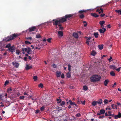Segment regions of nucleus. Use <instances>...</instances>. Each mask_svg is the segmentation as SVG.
Here are the masks:
<instances>
[{"mask_svg": "<svg viewBox=\"0 0 121 121\" xmlns=\"http://www.w3.org/2000/svg\"><path fill=\"white\" fill-rule=\"evenodd\" d=\"M101 78V77L99 75H93L91 77L90 80L91 82H95L100 81Z\"/></svg>", "mask_w": 121, "mask_h": 121, "instance_id": "1", "label": "nucleus"}, {"mask_svg": "<svg viewBox=\"0 0 121 121\" xmlns=\"http://www.w3.org/2000/svg\"><path fill=\"white\" fill-rule=\"evenodd\" d=\"M73 16V15L72 14L66 15L64 17L61 18L59 20L60 23H63L66 21L67 19L72 17Z\"/></svg>", "mask_w": 121, "mask_h": 121, "instance_id": "2", "label": "nucleus"}, {"mask_svg": "<svg viewBox=\"0 0 121 121\" xmlns=\"http://www.w3.org/2000/svg\"><path fill=\"white\" fill-rule=\"evenodd\" d=\"M86 11V10H80L78 12L79 13L78 15L80 18L82 19L84 17V15L83 14L84 12Z\"/></svg>", "mask_w": 121, "mask_h": 121, "instance_id": "3", "label": "nucleus"}, {"mask_svg": "<svg viewBox=\"0 0 121 121\" xmlns=\"http://www.w3.org/2000/svg\"><path fill=\"white\" fill-rule=\"evenodd\" d=\"M22 49H23L24 51L26 52H27L28 54H30L31 53V52L32 50L29 47H28L27 48H23Z\"/></svg>", "mask_w": 121, "mask_h": 121, "instance_id": "4", "label": "nucleus"}, {"mask_svg": "<svg viewBox=\"0 0 121 121\" xmlns=\"http://www.w3.org/2000/svg\"><path fill=\"white\" fill-rule=\"evenodd\" d=\"M12 40L10 35L9 36L6 37L4 38L3 39V41L6 42Z\"/></svg>", "mask_w": 121, "mask_h": 121, "instance_id": "5", "label": "nucleus"}, {"mask_svg": "<svg viewBox=\"0 0 121 121\" xmlns=\"http://www.w3.org/2000/svg\"><path fill=\"white\" fill-rule=\"evenodd\" d=\"M36 29V28L35 26H32L29 28V32H30L35 31Z\"/></svg>", "mask_w": 121, "mask_h": 121, "instance_id": "6", "label": "nucleus"}, {"mask_svg": "<svg viewBox=\"0 0 121 121\" xmlns=\"http://www.w3.org/2000/svg\"><path fill=\"white\" fill-rule=\"evenodd\" d=\"M11 38L12 40L14 38H16L17 37L19 36V35L18 34H13L12 35H10Z\"/></svg>", "mask_w": 121, "mask_h": 121, "instance_id": "7", "label": "nucleus"}, {"mask_svg": "<svg viewBox=\"0 0 121 121\" xmlns=\"http://www.w3.org/2000/svg\"><path fill=\"white\" fill-rule=\"evenodd\" d=\"M14 47L13 46H11V47H10L9 48V51L11 52H14Z\"/></svg>", "mask_w": 121, "mask_h": 121, "instance_id": "8", "label": "nucleus"}, {"mask_svg": "<svg viewBox=\"0 0 121 121\" xmlns=\"http://www.w3.org/2000/svg\"><path fill=\"white\" fill-rule=\"evenodd\" d=\"M60 22L59 19L57 20H56L54 22H53V24L54 25L56 26L60 23Z\"/></svg>", "mask_w": 121, "mask_h": 121, "instance_id": "9", "label": "nucleus"}, {"mask_svg": "<svg viewBox=\"0 0 121 121\" xmlns=\"http://www.w3.org/2000/svg\"><path fill=\"white\" fill-rule=\"evenodd\" d=\"M12 64L14 67L16 68H18L19 65V64L18 63L14 62H12Z\"/></svg>", "mask_w": 121, "mask_h": 121, "instance_id": "10", "label": "nucleus"}, {"mask_svg": "<svg viewBox=\"0 0 121 121\" xmlns=\"http://www.w3.org/2000/svg\"><path fill=\"white\" fill-rule=\"evenodd\" d=\"M106 29L104 28H103L102 29H100L99 30V31L101 33H103L106 31Z\"/></svg>", "mask_w": 121, "mask_h": 121, "instance_id": "11", "label": "nucleus"}, {"mask_svg": "<svg viewBox=\"0 0 121 121\" xmlns=\"http://www.w3.org/2000/svg\"><path fill=\"white\" fill-rule=\"evenodd\" d=\"M32 67V65H29L27 64L26 67V70H28L30 69Z\"/></svg>", "mask_w": 121, "mask_h": 121, "instance_id": "12", "label": "nucleus"}, {"mask_svg": "<svg viewBox=\"0 0 121 121\" xmlns=\"http://www.w3.org/2000/svg\"><path fill=\"white\" fill-rule=\"evenodd\" d=\"M58 34L59 36H62L63 35V32L62 31H59L58 32Z\"/></svg>", "mask_w": 121, "mask_h": 121, "instance_id": "13", "label": "nucleus"}, {"mask_svg": "<svg viewBox=\"0 0 121 121\" xmlns=\"http://www.w3.org/2000/svg\"><path fill=\"white\" fill-rule=\"evenodd\" d=\"M91 16L93 17H98L99 16V15L95 13H91Z\"/></svg>", "mask_w": 121, "mask_h": 121, "instance_id": "14", "label": "nucleus"}, {"mask_svg": "<svg viewBox=\"0 0 121 121\" xmlns=\"http://www.w3.org/2000/svg\"><path fill=\"white\" fill-rule=\"evenodd\" d=\"M105 21H100L99 23L101 25V26L102 27H103V24L105 23Z\"/></svg>", "mask_w": 121, "mask_h": 121, "instance_id": "15", "label": "nucleus"}, {"mask_svg": "<svg viewBox=\"0 0 121 121\" xmlns=\"http://www.w3.org/2000/svg\"><path fill=\"white\" fill-rule=\"evenodd\" d=\"M109 82V81L108 79L105 80L104 81V83L105 86H107L108 83Z\"/></svg>", "mask_w": 121, "mask_h": 121, "instance_id": "16", "label": "nucleus"}, {"mask_svg": "<svg viewBox=\"0 0 121 121\" xmlns=\"http://www.w3.org/2000/svg\"><path fill=\"white\" fill-rule=\"evenodd\" d=\"M56 76L57 77H60L61 74V72L60 71H57L56 72Z\"/></svg>", "mask_w": 121, "mask_h": 121, "instance_id": "17", "label": "nucleus"}, {"mask_svg": "<svg viewBox=\"0 0 121 121\" xmlns=\"http://www.w3.org/2000/svg\"><path fill=\"white\" fill-rule=\"evenodd\" d=\"M73 36L75 38H78V34L76 33H73Z\"/></svg>", "mask_w": 121, "mask_h": 121, "instance_id": "18", "label": "nucleus"}, {"mask_svg": "<svg viewBox=\"0 0 121 121\" xmlns=\"http://www.w3.org/2000/svg\"><path fill=\"white\" fill-rule=\"evenodd\" d=\"M96 52H95V51L94 50H93L91 52V55L93 56H95V55L96 54Z\"/></svg>", "mask_w": 121, "mask_h": 121, "instance_id": "19", "label": "nucleus"}, {"mask_svg": "<svg viewBox=\"0 0 121 121\" xmlns=\"http://www.w3.org/2000/svg\"><path fill=\"white\" fill-rule=\"evenodd\" d=\"M93 35L95 38H97L99 36V34L98 32L94 33Z\"/></svg>", "mask_w": 121, "mask_h": 121, "instance_id": "20", "label": "nucleus"}, {"mask_svg": "<svg viewBox=\"0 0 121 121\" xmlns=\"http://www.w3.org/2000/svg\"><path fill=\"white\" fill-rule=\"evenodd\" d=\"M102 100L101 99H100L96 102L97 103H98L99 104H102Z\"/></svg>", "mask_w": 121, "mask_h": 121, "instance_id": "21", "label": "nucleus"}, {"mask_svg": "<svg viewBox=\"0 0 121 121\" xmlns=\"http://www.w3.org/2000/svg\"><path fill=\"white\" fill-rule=\"evenodd\" d=\"M66 76L68 78H70L71 76L70 72H68L67 73Z\"/></svg>", "mask_w": 121, "mask_h": 121, "instance_id": "22", "label": "nucleus"}, {"mask_svg": "<svg viewBox=\"0 0 121 121\" xmlns=\"http://www.w3.org/2000/svg\"><path fill=\"white\" fill-rule=\"evenodd\" d=\"M83 89L84 91H86L88 89V87L87 86L85 85L83 86Z\"/></svg>", "mask_w": 121, "mask_h": 121, "instance_id": "23", "label": "nucleus"}, {"mask_svg": "<svg viewBox=\"0 0 121 121\" xmlns=\"http://www.w3.org/2000/svg\"><path fill=\"white\" fill-rule=\"evenodd\" d=\"M109 68L114 69H116V67L114 65H110L109 66Z\"/></svg>", "mask_w": 121, "mask_h": 121, "instance_id": "24", "label": "nucleus"}, {"mask_svg": "<svg viewBox=\"0 0 121 121\" xmlns=\"http://www.w3.org/2000/svg\"><path fill=\"white\" fill-rule=\"evenodd\" d=\"M100 113L101 114H104L105 112V111L104 110L102 109L100 111Z\"/></svg>", "mask_w": 121, "mask_h": 121, "instance_id": "25", "label": "nucleus"}, {"mask_svg": "<svg viewBox=\"0 0 121 121\" xmlns=\"http://www.w3.org/2000/svg\"><path fill=\"white\" fill-rule=\"evenodd\" d=\"M110 74L111 76H114L115 75V74L113 71H111L110 72Z\"/></svg>", "mask_w": 121, "mask_h": 121, "instance_id": "26", "label": "nucleus"}, {"mask_svg": "<svg viewBox=\"0 0 121 121\" xmlns=\"http://www.w3.org/2000/svg\"><path fill=\"white\" fill-rule=\"evenodd\" d=\"M97 103L96 101H94L92 102V105L94 106H95L96 105H97Z\"/></svg>", "mask_w": 121, "mask_h": 121, "instance_id": "27", "label": "nucleus"}, {"mask_svg": "<svg viewBox=\"0 0 121 121\" xmlns=\"http://www.w3.org/2000/svg\"><path fill=\"white\" fill-rule=\"evenodd\" d=\"M84 24V27H86L87 25V23L86 21H84L83 22Z\"/></svg>", "mask_w": 121, "mask_h": 121, "instance_id": "28", "label": "nucleus"}, {"mask_svg": "<svg viewBox=\"0 0 121 121\" xmlns=\"http://www.w3.org/2000/svg\"><path fill=\"white\" fill-rule=\"evenodd\" d=\"M98 47L100 50H102L103 48V46L102 45H99Z\"/></svg>", "mask_w": 121, "mask_h": 121, "instance_id": "29", "label": "nucleus"}, {"mask_svg": "<svg viewBox=\"0 0 121 121\" xmlns=\"http://www.w3.org/2000/svg\"><path fill=\"white\" fill-rule=\"evenodd\" d=\"M11 45L10 43H9L8 44H7L5 46V48H8L9 49L10 47H11Z\"/></svg>", "mask_w": 121, "mask_h": 121, "instance_id": "30", "label": "nucleus"}, {"mask_svg": "<svg viewBox=\"0 0 121 121\" xmlns=\"http://www.w3.org/2000/svg\"><path fill=\"white\" fill-rule=\"evenodd\" d=\"M68 69L69 72L70 71L71 69V66L70 64H69L68 65Z\"/></svg>", "mask_w": 121, "mask_h": 121, "instance_id": "31", "label": "nucleus"}, {"mask_svg": "<svg viewBox=\"0 0 121 121\" xmlns=\"http://www.w3.org/2000/svg\"><path fill=\"white\" fill-rule=\"evenodd\" d=\"M60 104V105L63 106V105H64L65 104V102L64 101H62Z\"/></svg>", "mask_w": 121, "mask_h": 121, "instance_id": "32", "label": "nucleus"}, {"mask_svg": "<svg viewBox=\"0 0 121 121\" xmlns=\"http://www.w3.org/2000/svg\"><path fill=\"white\" fill-rule=\"evenodd\" d=\"M56 101H57V103L58 104L61 103V100L60 99H59L57 98L56 99Z\"/></svg>", "mask_w": 121, "mask_h": 121, "instance_id": "33", "label": "nucleus"}, {"mask_svg": "<svg viewBox=\"0 0 121 121\" xmlns=\"http://www.w3.org/2000/svg\"><path fill=\"white\" fill-rule=\"evenodd\" d=\"M38 77L37 76H34L33 77V79L35 81H36L37 80Z\"/></svg>", "mask_w": 121, "mask_h": 121, "instance_id": "34", "label": "nucleus"}, {"mask_svg": "<svg viewBox=\"0 0 121 121\" xmlns=\"http://www.w3.org/2000/svg\"><path fill=\"white\" fill-rule=\"evenodd\" d=\"M119 115L118 114L117 115H115L114 118L115 119H117L118 118H120V117L119 116Z\"/></svg>", "mask_w": 121, "mask_h": 121, "instance_id": "35", "label": "nucleus"}, {"mask_svg": "<svg viewBox=\"0 0 121 121\" xmlns=\"http://www.w3.org/2000/svg\"><path fill=\"white\" fill-rule=\"evenodd\" d=\"M115 11L116 12L119 13L120 14H121V9L117 10Z\"/></svg>", "mask_w": 121, "mask_h": 121, "instance_id": "36", "label": "nucleus"}, {"mask_svg": "<svg viewBox=\"0 0 121 121\" xmlns=\"http://www.w3.org/2000/svg\"><path fill=\"white\" fill-rule=\"evenodd\" d=\"M38 86L39 87H41V88L43 87V85L42 83L38 85Z\"/></svg>", "mask_w": 121, "mask_h": 121, "instance_id": "37", "label": "nucleus"}, {"mask_svg": "<svg viewBox=\"0 0 121 121\" xmlns=\"http://www.w3.org/2000/svg\"><path fill=\"white\" fill-rule=\"evenodd\" d=\"M45 108V107L44 106H43L41 107L40 110L41 111H43L44 110Z\"/></svg>", "mask_w": 121, "mask_h": 121, "instance_id": "38", "label": "nucleus"}, {"mask_svg": "<svg viewBox=\"0 0 121 121\" xmlns=\"http://www.w3.org/2000/svg\"><path fill=\"white\" fill-rule=\"evenodd\" d=\"M100 10L101 11H100V12H99V14H100L101 13H102L103 12V9L102 8H100Z\"/></svg>", "mask_w": 121, "mask_h": 121, "instance_id": "39", "label": "nucleus"}, {"mask_svg": "<svg viewBox=\"0 0 121 121\" xmlns=\"http://www.w3.org/2000/svg\"><path fill=\"white\" fill-rule=\"evenodd\" d=\"M108 60L109 61V62H110L111 61L113 60L112 57L111 56H110L109 58L108 59Z\"/></svg>", "mask_w": 121, "mask_h": 121, "instance_id": "40", "label": "nucleus"}, {"mask_svg": "<svg viewBox=\"0 0 121 121\" xmlns=\"http://www.w3.org/2000/svg\"><path fill=\"white\" fill-rule=\"evenodd\" d=\"M41 37L40 34H37L36 35V38H39Z\"/></svg>", "mask_w": 121, "mask_h": 121, "instance_id": "41", "label": "nucleus"}, {"mask_svg": "<svg viewBox=\"0 0 121 121\" xmlns=\"http://www.w3.org/2000/svg\"><path fill=\"white\" fill-rule=\"evenodd\" d=\"M20 51L18 50H16V53L18 55H19L20 54Z\"/></svg>", "mask_w": 121, "mask_h": 121, "instance_id": "42", "label": "nucleus"}, {"mask_svg": "<svg viewBox=\"0 0 121 121\" xmlns=\"http://www.w3.org/2000/svg\"><path fill=\"white\" fill-rule=\"evenodd\" d=\"M52 39V38H50L48 39H47V41L48 42L51 43V41Z\"/></svg>", "mask_w": 121, "mask_h": 121, "instance_id": "43", "label": "nucleus"}, {"mask_svg": "<svg viewBox=\"0 0 121 121\" xmlns=\"http://www.w3.org/2000/svg\"><path fill=\"white\" fill-rule=\"evenodd\" d=\"M25 44H31V43L30 42H29L27 41H25Z\"/></svg>", "mask_w": 121, "mask_h": 121, "instance_id": "44", "label": "nucleus"}, {"mask_svg": "<svg viewBox=\"0 0 121 121\" xmlns=\"http://www.w3.org/2000/svg\"><path fill=\"white\" fill-rule=\"evenodd\" d=\"M75 116L76 117H80L81 116V114L80 113H78L76 114Z\"/></svg>", "mask_w": 121, "mask_h": 121, "instance_id": "45", "label": "nucleus"}, {"mask_svg": "<svg viewBox=\"0 0 121 121\" xmlns=\"http://www.w3.org/2000/svg\"><path fill=\"white\" fill-rule=\"evenodd\" d=\"M105 116H111L112 115V114H110L109 115V114H108L107 112H106L105 113Z\"/></svg>", "mask_w": 121, "mask_h": 121, "instance_id": "46", "label": "nucleus"}, {"mask_svg": "<svg viewBox=\"0 0 121 121\" xmlns=\"http://www.w3.org/2000/svg\"><path fill=\"white\" fill-rule=\"evenodd\" d=\"M108 100L105 99L104 101V102L105 104H108Z\"/></svg>", "mask_w": 121, "mask_h": 121, "instance_id": "47", "label": "nucleus"}, {"mask_svg": "<svg viewBox=\"0 0 121 121\" xmlns=\"http://www.w3.org/2000/svg\"><path fill=\"white\" fill-rule=\"evenodd\" d=\"M9 82V81H8L6 80L5 82L4 85H7Z\"/></svg>", "mask_w": 121, "mask_h": 121, "instance_id": "48", "label": "nucleus"}, {"mask_svg": "<svg viewBox=\"0 0 121 121\" xmlns=\"http://www.w3.org/2000/svg\"><path fill=\"white\" fill-rule=\"evenodd\" d=\"M61 77L62 78H65V75H64V73H62L61 74Z\"/></svg>", "mask_w": 121, "mask_h": 121, "instance_id": "49", "label": "nucleus"}, {"mask_svg": "<svg viewBox=\"0 0 121 121\" xmlns=\"http://www.w3.org/2000/svg\"><path fill=\"white\" fill-rule=\"evenodd\" d=\"M20 98L21 99H23L24 98V96H20Z\"/></svg>", "mask_w": 121, "mask_h": 121, "instance_id": "50", "label": "nucleus"}, {"mask_svg": "<svg viewBox=\"0 0 121 121\" xmlns=\"http://www.w3.org/2000/svg\"><path fill=\"white\" fill-rule=\"evenodd\" d=\"M105 117L103 115L102 116H100L99 117V118H104Z\"/></svg>", "mask_w": 121, "mask_h": 121, "instance_id": "51", "label": "nucleus"}, {"mask_svg": "<svg viewBox=\"0 0 121 121\" xmlns=\"http://www.w3.org/2000/svg\"><path fill=\"white\" fill-rule=\"evenodd\" d=\"M26 39L28 40H31L32 39V38L31 37H28L26 38Z\"/></svg>", "mask_w": 121, "mask_h": 121, "instance_id": "52", "label": "nucleus"}, {"mask_svg": "<svg viewBox=\"0 0 121 121\" xmlns=\"http://www.w3.org/2000/svg\"><path fill=\"white\" fill-rule=\"evenodd\" d=\"M89 41H88V40H86V43L87 45H89Z\"/></svg>", "mask_w": 121, "mask_h": 121, "instance_id": "53", "label": "nucleus"}, {"mask_svg": "<svg viewBox=\"0 0 121 121\" xmlns=\"http://www.w3.org/2000/svg\"><path fill=\"white\" fill-rule=\"evenodd\" d=\"M69 104H70L72 105V104H73V102L71 100H69Z\"/></svg>", "mask_w": 121, "mask_h": 121, "instance_id": "54", "label": "nucleus"}, {"mask_svg": "<svg viewBox=\"0 0 121 121\" xmlns=\"http://www.w3.org/2000/svg\"><path fill=\"white\" fill-rule=\"evenodd\" d=\"M121 68V67H120L119 68H118V69H116V70L119 72L120 71Z\"/></svg>", "mask_w": 121, "mask_h": 121, "instance_id": "55", "label": "nucleus"}, {"mask_svg": "<svg viewBox=\"0 0 121 121\" xmlns=\"http://www.w3.org/2000/svg\"><path fill=\"white\" fill-rule=\"evenodd\" d=\"M106 26L108 28H110L111 27V26L110 24L108 25H107Z\"/></svg>", "mask_w": 121, "mask_h": 121, "instance_id": "56", "label": "nucleus"}, {"mask_svg": "<svg viewBox=\"0 0 121 121\" xmlns=\"http://www.w3.org/2000/svg\"><path fill=\"white\" fill-rule=\"evenodd\" d=\"M105 15V14L104 13L103 14H101L100 15V16L101 17H104V16Z\"/></svg>", "mask_w": 121, "mask_h": 121, "instance_id": "57", "label": "nucleus"}, {"mask_svg": "<svg viewBox=\"0 0 121 121\" xmlns=\"http://www.w3.org/2000/svg\"><path fill=\"white\" fill-rule=\"evenodd\" d=\"M85 101H81V103L82 104H83V105H84L85 104Z\"/></svg>", "mask_w": 121, "mask_h": 121, "instance_id": "58", "label": "nucleus"}, {"mask_svg": "<svg viewBox=\"0 0 121 121\" xmlns=\"http://www.w3.org/2000/svg\"><path fill=\"white\" fill-rule=\"evenodd\" d=\"M52 66L54 68H56V65L55 64H53L52 65Z\"/></svg>", "mask_w": 121, "mask_h": 121, "instance_id": "59", "label": "nucleus"}, {"mask_svg": "<svg viewBox=\"0 0 121 121\" xmlns=\"http://www.w3.org/2000/svg\"><path fill=\"white\" fill-rule=\"evenodd\" d=\"M114 104H112L111 105V107H112V108L113 109H115L114 107Z\"/></svg>", "mask_w": 121, "mask_h": 121, "instance_id": "60", "label": "nucleus"}, {"mask_svg": "<svg viewBox=\"0 0 121 121\" xmlns=\"http://www.w3.org/2000/svg\"><path fill=\"white\" fill-rule=\"evenodd\" d=\"M2 95H0V99H1V100H3V99L2 98Z\"/></svg>", "mask_w": 121, "mask_h": 121, "instance_id": "61", "label": "nucleus"}, {"mask_svg": "<svg viewBox=\"0 0 121 121\" xmlns=\"http://www.w3.org/2000/svg\"><path fill=\"white\" fill-rule=\"evenodd\" d=\"M63 27H60L59 30H63Z\"/></svg>", "mask_w": 121, "mask_h": 121, "instance_id": "62", "label": "nucleus"}, {"mask_svg": "<svg viewBox=\"0 0 121 121\" xmlns=\"http://www.w3.org/2000/svg\"><path fill=\"white\" fill-rule=\"evenodd\" d=\"M100 10L99 9H97L96 10V12H98L99 13V12H100Z\"/></svg>", "mask_w": 121, "mask_h": 121, "instance_id": "63", "label": "nucleus"}, {"mask_svg": "<svg viewBox=\"0 0 121 121\" xmlns=\"http://www.w3.org/2000/svg\"><path fill=\"white\" fill-rule=\"evenodd\" d=\"M118 114H119V116H120V118L121 117V113H120V112H119L118 113Z\"/></svg>", "mask_w": 121, "mask_h": 121, "instance_id": "64", "label": "nucleus"}]
</instances>
